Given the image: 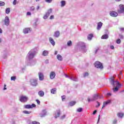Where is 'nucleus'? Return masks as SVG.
<instances>
[{"label": "nucleus", "instance_id": "nucleus-26", "mask_svg": "<svg viewBox=\"0 0 124 124\" xmlns=\"http://www.w3.org/2000/svg\"><path fill=\"white\" fill-rule=\"evenodd\" d=\"M109 36L107 34H105L101 37L102 39H108Z\"/></svg>", "mask_w": 124, "mask_h": 124}, {"label": "nucleus", "instance_id": "nucleus-56", "mask_svg": "<svg viewBox=\"0 0 124 124\" xmlns=\"http://www.w3.org/2000/svg\"><path fill=\"white\" fill-rule=\"evenodd\" d=\"M110 49H111L112 50H114V46H111Z\"/></svg>", "mask_w": 124, "mask_h": 124}, {"label": "nucleus", "instance_id": "nucleus-38", "mask_svg": "<svg viewBox=\"0 0 124 124\" xmlns=\"http://www.w3.org/2000/svg\"><path fill=\"white\" fill-rule=\"evenodd\" d=\"M11 80H12L13 81H15V80H16V77H15V76L12 77L11 78Z\"/></svg>", "mask_w": 124, "mask_h": 124}, {"label": "nucleus", "instance_id": "nucleus-22", "mask_svg": "<svg viewBox=\"0 0 124 124\" xmlns=\"http://www.w3.org/2000/svg\"><path fill=\"white\" fill-rule=\"evenodd\" d=\"M65 4H66V2L65 0H62L61 1V7H64V6H65Z\"/></svg>", "mask_w": 124, "mask_h": 124}, {"label": "nucleus", "instance_id": "nucleus-32", "mask_svg": "<svg viewBox=\"0 0 124 124\" xmlns=\"http://www.w3.org/2000/svg\"><path fill=\"white\" fill-rule=\"evenodd\" d=\"M5 13L6 14H9V13H10V8H7V9H6Z\"/></svg>", "mask_w": 124, "mask_h": 124}, {"label": "nucleus", "instance_id": "nucleus-42", "mask_svg": "<svg viewBox=\"0 0 124 124\" xmlns=\"http://www.w3.org/2000/svg\"><path fill=\"white\" fill-rule=\"evenodd\" d=\"M32 124H40V123L36 121H33L32 122Z\"/></svg>", "mask_w": 124, "mask_h": 124}, {"label": "nucleus", "instance_id": "nucleus-40", "mask_svg": "<svg viewBox=\"0 0 124 124\" xmlns=\"http://www.w3.org/2000/svg\"><path fill=\"white\" fill-rule=\"evenodd\" d=\"M34 9H35V8H34V6H31L30 8L31 11H34Z\"/></svg>", "mask_w": 124, "mask_h": 124}, {"label": "nucleus", "instance_id": "nucleus-44", "mask_svg": "<svg viewBox=\"0 0 124 124\" xmlns=\"http://www.w3.org/2000/svg\"><path fill=\"white\" fill-rule=\"evenodd\" d=\"M65 117H66V115L65 114H64L63 116H62L61 117V119L62 120H63V119H64L65 118Z\"/></svg>", "mask_w": 124, "mask_h": 124}, {"label": "nucleus", "instance_id": "nucleus-8", "mask_svg": "<svg viewBox=\"0 0 124 124\" xmlns=\"http://www.w3.org/2000/svg\"><path fill=\"white\" fill-rule=\"evenodd\" d=\"M118 12L120 14L124 13V5L123 4H120L119 5V9L118 10Z\"/></svg>", "mask_w": 124, "mask_h": 124}, {"label": "nucleus", "instance_id": "nucleus-25", "mask_svg": "<svg viewBox=\"0 0 124 124\" xmlns=\"http://www.w3.org/2000/svg\"><path fill=\"white\" fill-rule=\"evenodd\" d=\"M38 94L40 96L42 97L44 96V92L42 91H40L39 93H38Z\"/></svg>", "mask_w": 124, "mask_h": 124}, {"label": "nucleus", "instance_id": "nucleus-41", "mask_svg": "<svg viewBox=\"0 0 124 124\" xmlns=\"http://www.w3.org/2000/svg\"><path fill=\"white\" fill-rule=\"evenodd\" d=\"M45 1L48 3H51L53 1V0H45Z\"/></svg>", "mask_w": 124, "mask_h": 124}, {"label": "nucleus", "instance_id": "nucleus-46", "mask_svg": "<svg viewBox=\"0 0 124 124\" xmlns=\"http://www.w3.org/2000/svg\"><path fill=\"white\" fill-rule=\"evenodd\" d=\"M89 76V73H85L84 75H83V77H87Z\"/></svg>", "mask_w": 124, "mask_h": 124}, {"label": "nucleus", "instance_id": "nucleus-58", "mask_svg": "<svg viewBox=\"0 0 124 124\" xmlns=\"http://www.w3.org/2000/svg\"><path fill=\"white\" fill-rule=\"evenodd\" d=\"M120 30L121 31H124V28H120Z\"/></svg>", "mask_w": 124, "mask_h": 124}, {"label": "nucleus", "instance_id": "nucleus-23", "mask_svg": "<svg viewBox=\"0 0 124 124\" xmlns=\"http://www.w3.org/2000/svg\"><path fill=\"white\" fill-rule=\"evenodd\" d=\"M57 60H58V61H62V57L60 54L57 55Z\"/></svg>", "mask_w": 124, "mask_h": 124}, {"label": "nucleus", "instance_id": "nucleus-16", "mask_svg": "<svg viewBox=\"0 0 124 124\" xmlns=\"http://www.w3.org/2000/svg\"><path fill=\"white\" fill-rule=\"evenodd\" d=\"M102 25H103V23L101 22H99L97 23V31H99L101 29V28L102 27Z\"/></svg>", "mask_w": 124, "mask_h": 124}, {"label": "nucleus", "instance_id": "nucleus-48", "mask_svg": "<svg viewBox=\"0 0 124 124\" xmlns=\"http://www.w3.org/2000/svg\"><path fill=\"white\" fill-rule=\"evenodd\" d=\"M27 15L28 16H31V13L30 12H28L27 13Z\"/></svg>", "mask_w": 124, "mask_h": 124}, {"label": "nucleus", "instance_id": "nucleus-30", "mask_svg": "<svg viewBox=\"0 0 124 124\" xmlns=\"http://www.w3.org/2000/svg\"><path fill=\"white\" fill-rule=\"evenodd\" d=\"M51 93H53V94H55L57 93V89L55 88L51 90Z\"/></svg>", "mask_w": 124, "mask_h": 124}, {"label": "nucleus", "instance_id": "nucleus-5", "mask_svg": "<svg viewBox=\"0 0 124 124\" xmlns=\"http://www.w3.org/2000/svg\"><path fill=\"white\" fill-rule=\"evenodd\" d=\"M65 76L66 78H69V79H70V80H72V81H75V82H77L78 81V78H76V77L71 75L70 76H68L66 74L65 75Z\"/></svg>", "mask_w": 124, "mask_h": 124}, {"label": "nucleus", "instance_id": "nucleus-24", "mask_svg": "<svg viewBox=\"0 0 124 124\" xmlns=\"http://www.w3.org/2000/svg\"><path fill=\"white\" fill-rule=\"evenodd\" d=\"M93 37V35L92 33L89 34L88 36V40H92V38Z\"/></svg>", "mask_w": 124, "mask_h": 124}, {"label": "nucleus", "instance_id": "nucleus-2", "mask_svg": "<svg viewBox=\"0 0 124 124\" xmlns=\"http://www.w3.org/2000/svg\"><path fill=\"white\" fill-rule=\"evenodd\" d=\"M110 82H111V84L112 85V86L114 87H115V83L116 85V87L112 89L114 93H116V92H118V91H119V89L121 88L122 85L120 84V82H119V81H115V80H114V79L113 78L111 79Z\"/></svg>", "mask_w": 124, "mask_h": 124}, {"label": "nucleus", "instance_id": "nucleus-64", "mask_svg": "<svg viewBox=\"0 0 124 124\" xmlns=\"http://www.w3.org/2000/svg\"><path fill=\"white\" fill-rule=\"evenodd\" d=\"M116 1H120L121 0H115Z\"/></svg>", "mask_w": 124, "mask_h": 124}, {"label": "nucleus", "instance_id": "nucleus-31", "mask_svg": "<svg viewBox=\"0 0 124 124\" xmlns=\"http://www.w3.org/2000/svg\"><path fill=\"white\" fill-rule=\"evenodd\" d=\"M117 116L119 117V118H123V117H124V113H118L117 114Z\"/></svg>", "mask_w": 124, "mask_h": 124}, {"label": "nucleus", "instance_id": "nucleus-37", "mask_svg": "<svg viewBox=\"0 0 124 124\" xmlns=\"http://www.w3.org/2000/svg\"><path fill=\"white\" fill-rule=\"evenodd\" d=\"M50 13H52V9H50L47 11L46 14H48L50 16Z\"/></svg>", "mask_w": 124, "mask_h": 124}, {"label": "nucleus", "instance_id": "nucleus-54", "mask_svg": "<svg viewBox=\"0 0 124 124\" xmlns=\"http://www.w3.org/2000/svg\"><path fill=\"white\" fill-rule=\"evenodd\" d=\"M97 112V111L96 110H94L93 111V115H95V114H96V112Z\"/></svg>", "mask_w": 124, "mask_h": 124}, {"label": "nucleus", "instance_id": "nucleus-18", "mask_svg": "<svg viewBox=\"0 0 124 124\" xmlns=\"http://www.w3.org/2000/svg\"><path fill=\"white\" fill-rule=\"evenodd\" d=\"M49 42L51 43V44L52 45V46H55L56 45V43H55V41H54V39L52 37H50L49 38Z\"/></svg>", "mask_w": 124, "mask_h": 124}, {"label": "nucleus", "instance_id": "nucleus-34", "mask_svg": "<svg viewBox=\"0 0 124 124\" xmlns=\"http://www.w3.org/2000/svg\"><path fill=\"white\" fill-rule=\"evenodd\" d=\"M77 112H79V113H81V112H82V111H83V108H78V109H77Z\"/></svg>", "mask_w": 124, "mask_h": 124}, {"label": "nucleus", "instance_id": "nucleus-14", "mask_svg": "<svg viewBox=\"0 0 124 124\" xmlns=\"http://www.w3.org/2000/svg\"><path fill=\"white\" fill-rule=\"evenodd\" d=\"M31 83L32 86H37V79H31Z\"/></svg>", "mask_w": 124, "mask_h": 124}, {"label": "nucleus", "instance_id": "nucleus-59", "mask_svg": "<svg viewBox=\"0 0 124 124\" xmlns=\"http://www.w3.org/2000/svg\"><path fill=\"white\" fill-rule=\"evenodd\" d=\"M40 8V6L39 5H38L36 7V10H38Z\"/></svg>", "mask_w": 124, "mask_h": 124}, {"label": "nucleus", "instance_id": "nucleus-11", "mask_svg": "<svg viewBox=\"0 0 124 124\" xmlns=\"http://www.w3.org/2000/svg\"><path fill=\"white\" fill-rule=\"evenodd\" d=\"M31 31V30L30 28H25L23 30V32L25 34H26V33H30Z\"/></svg>", "mask_w": 124, "mask_h": 124}, {"label": "nucleus", "instance_id": "nucleus-27", "mask_svg": "<svg viewBox=\"0 0 124 124\" xmlns=\"http://www.w3.org/2000/svg\"><path fill=\"white\" fill-rule=\"evenodd\" d=\"M35 63H36V60H33L30 63V65L31 66H32L33 65H35Z\"/></svg>", "mask_w": 124, "mask_h": 124}, {"label": "nucleus", "instance_id": "nucleus-55", "mask_svg": "<svg viewBox=\"0 0 124 124\" xmlns=\"http://www.w3.org/2000/svg\"><path fill=\"white\" fill-rule=\"evenodd\" d=\"M36 101L38 104H40V101L39 100H36Z\"/></svg>", "mask_w": 124, "mask_h": 124}, {"label": "nucleus", "instance_id": "nucleus-35", "mask_svg": "<svg viewBox=\"0 0 124 124\" xmlns=\"http://www.w3.org/2000/svg\"><path fill=\"white\" fill-rule=\"evenodd\" d=\"M67 46H71V45H72V42H71V41H69L67 43Z\"/></svg>", "mask_w": 124, "mask_h": 124}, {"label": "nucleus", "instance_id": "nucleus-62", "mask_svg": "<svg viewBox=\"0 0 124 124\" xmlns=\"http://www.w3.org/2000/svg\"><path fill=\"white\" fill-rule=\"evenodd\" d=\"M54 55H58V51H55Z\"/></svg>", "mask_w": 124, "mask_h": 124}, {"label": "nucleus", "instance_id": "nucleus-1", "mask_svg": "<svg viewBox=\"0 0 124 124\" xmlns=\"http://www.w3.org/2000/svg\"><path fill=\"white\" fill-rule=\"evenodd\" d=\"M38 49L37 47H34V48L31 49L28 53L27 55V59L29 61H31L32 59L35 57L36 53H37Z\"/></svg>", "mask_w": 124, "mask_h": 124}, {"label": "nucleus", "instance_id": "nucleus-45", "mask_svg": "<svg viewBox=\"0 0 124 124\" xmlns=\"http://www.w3.org/2000/svg\"><path fill=\"white\" fill-rule=\"evenodd\" d=\"M16 3H17V0H14L13 2V4L14 5H16Z\"/></svg>", "mask_w": 124, "mask_h": 124}, {"label": "nucleus", "instance_id": "nucleus-49", "mask_svg": "<svg viewBox=\"0 0 124 124\" xmlns=\"http://www.w3.org/2000/svg\"><path fill=\"white\" fill-rule=\"evenodd\" d=\"M99 50V48L98 47L96 48L95 51V54H96V53H97V51H98Z\"/></svg>", "mask_w": 124, "mask_h": 124}, {"label": "nucleus", "instance_id": "nucleus-43", "mask_svg": "<svg viewBox=\"0 0 124 124\" xmlns=\"http://www.w3.org/2000/svg\"><path fill=\"white\" fill-rule=\"evenodd\" d=\"M116 43H117V44H120V43H121V39H118L116 40Z\"/></svg>", "mask_w": 124, "mask_h": 124}, {"label": "nucleus", "instance_id": "nucleus-50", "mask_svg": "<svg viewBox=\"0 0 124 124\" xmlns=\"http://www.w3.org/2000/svg\"><path fill=\"white\" fill-rule=\"evenodd\" d=\"M97 103L98 105L96 106V107L97 108L98 107H99V106H100V103L97 101Z\"/></svg>", "mask_w": 124, "mask_h": 124}, {"label": "nucleus", "instance_id": "nucleus-39", "mask_svg": "<svg viewBox=\"0 0 124 124\" xmlns=\"http://www.w3.org/2000/svg\"><path fill=\"white\" fill-rule=\"evenodd\" d=\"M5 4V3H4L3 1H0V6H3Z\"/></svg>", "mask_w": 124, "mask_h": 124}, {"label": "nucleus", "instance_id": "nucleus-33", "mask_svg": "<svg viewBox=\"0 0 124 124\" xmlns=\"http://www.w3.org/2000/svg\"><path fill=\"white\" fill-rule=\"evenodd\" d=\"M75 104H76V101H72L69 103V105H70V106H73V105H75Z\"/></svg>", "mask_w": 124, "mask_h": 124}, {"label": "nucleus", "instance_id": "nucleus-63", "mask_svg": "<svg viewBox=\"0 0 124 124\" xmlns=\"http://www.w3.org/2000/svg\"><path fill=\"white\" fill-rule=\"evenodd\" d=\"M0 33H2V30L0 28Z\"/></svg>", "mask_w": 124, "mask_h": 124}, {"label": "nucleus", "instance_id": "nucleus-52", "mask_svg": "<svg viewBox=\"0 0 124 124\" xmlns=\"http://www.w3.org/2000/svg\"><path fill=\"white\" fill-rule=\"evenodd\" d=\"M113 124H117V120L115 119L114 120H113Z\"/></svg>", "mask_w": 124, "mask_h": 124}, {"label": "nucleus", "instance_id": "nucleus-61", "mask_svg": "<svg viewBox=\"0 0 124 124\" xmlns=\"http://www.w3.org/2000/svg\"><path fill=\"white\" fill-rule=\"evenodd\" d=\"M107 95H108V96H111V95H112V94H111V93H108L107 94Z\"/></svg>", "mask_w": 124, "mask_h": 124}, {"label": "nucleus", "instance_id": "nucleus-51", "mask_svg": "<svg viewBox=\"0 0 124 124\" xmlns=\"http://www.w3.org/2000/svg\"><path fill=\"white\" fill-rule=\"evenodd\" d=\"M62 101H63V100L65 99V96H64V95L62 96Z\"/></svg>", "mask_w": 124, "mask_h": 124}, {"label": "nucleus", "instance_id": "nucleus-60", "mask_svg": "<svg viewBox=\"0 0 124 124\" xmlns=\"http://www.w3.org/2000/svg\"><path fill=\"white\" fill-rule=\"evenodd\" d=\"M4 90H6V84H4V89H3Z\"/></svg>", "mask_w": 124, "mask_h": 124}, {"label": "nucleus", "instance_id": "nucleus-10", "mask_svg": "<svg viewBox=\"0 0 124 124\" xmlns=\"http://www.w3.org/2000/svg\"><path fill=\"white\" fill-rule=\"evenodd\" d=\"M36 105L34 104H32V105H27L24 106V108L26 109H31L32 108H34L36 107Z\"/></svg>", "mask_w": 124, "mask_h": 124}, {"label": "nucleus", "instance_id": "nucleus-6", "mask_svg": "<svg viewBox=\"0 0 124 124\" xmlns=\"http://www.w3.org/2000/svg\"><path fill=\"white\" fill-rule=\"evenodd\" d=\"M28 99L29 98L27 96L21 95L19 97V100L22 103L27 102Z\"/></svg>", "mask_w": 124, "mask_h": 124}, {"label": "nucleus", "instance_id": "nucleus-17", "mask_svg": "<svg viewBox=\"0 0 124 124\" xmlns=\"http://www.w3.org/2000/svg\"><path fill=\"white\" fill-rule=\"evenodd\" d=\"M49 76L50 79H54L56 77V73L55 72H51Z\"/></svg>", "mask_w": 124, "mask_h": 124}, {"label": "nucleus", "instance_id": "nucleus-28", "mask_svg": "<svg viewBox=\"0 0 124 124\" xmlns=\"http://www.w3.org/2000/svg\"><path fill=\"white\" fill-rule=\"evenodd\" d=\"M48 54H49V51L47 50H45L43 52V56H47L48 55Z\"/></svg>", "mask_w": 124, "mask_h": 124}, {"label": "nucleus", "instance_id": "nucleus-57", "mask_svg": "<svg viewBox=\"0 0 124 124\" xmlns=\"http://www.w3.org/2000/svg\"><path fill=\"white\" fill-rule=\"evenodd\" d=\"M119 37L120 38H124V36H123V35L120 34Z\"/></svg>", "mask_w": 124, "mask_h": 124}, {"label": "nucleus", "instance_id": "nucleus-3", "mask_svg": "<svg viewBox=\"0 0 124 124\" xmlns=\"http://www.w3.org/2000/svg\"><path fill=\"white\" fill-rule=\"evenodd\" d=\"M78 47L80 51H82V52H84L86 53L87 52V47L86 43L83 42H79L78 43Z\"/></svg>", "mask_w": 124, "mask_h": 124}, {"label": "nucleus", "instance_id": "nucleus-15", "mask_svg": "<svg viewBox=\"0 0 124 124\" xmlns=\"http://www.w3.org/2000/svg\"><path fill=\"white\" fill-rule=\"evenodd\" d=\"M38 75L40 81H43V80H44V76L43 75V73L40 72L38 73Z\"/></svg>", "mask_w": 124, "mask_h": 124}, {"label": "nucleus", "instance_id": "nucleus-47", "mask_svg": "<svg viewBox=\"0 0 124 124\" xmlns=\"http://www.w3.org/2000/svg\"><path fill=\"white\" fill-rule=\"evenodd\" d=\"M55 16H51L49 17L50 20H53V19H54Z\"/></svg>", "mask_w": 124, "mask_h": 124}, {"label": "nucleus", "instance_id": "nucleus-20", "mask_svg": "<svg viewBox=\"0 0 124 124\" xmlns=\"http://www.w3.org/2000/svg\"><path fill=\"white\" fill-rule=\"evenodd\" d=\"M47 112L45 110H43L42 112L40 114V117H44L46 116Z\"/></svg>", "mask_w": 124, "mask_h": 124}, {"label": "nucleus", "instance_id": "nucleus-12", "mask_svg": "<svg viewBox=\"0 0 124 124\" xmlns=\"http://www.w3.org/2000/svg\"><path fill=\"white\" fill-rule=\"evenodd\" d=\"M60 34H61V33L60 32V31H56L54 32L53 36V37H55L56 38H58L60 37Z\"/></svg>", "mask_w": 124, "mask_h": 124}, {"label": "nucleus", "instance_id": "nucleus-53", "mask_svg": "<svg viewBox=\"0 0 124 124\" xmlns=\"http://www.w3.org/2000/svg\"><path fill=\"white\" fill-rule=\"evenodd\" d=\"M45 63H49V60L46 59V60L45 61Z\"/></svg>", "mask_w": 124, "mask_h": 124}, {"label": "nucleus", "instance_id": "nucleus-29", "mask_svg": "<svg viewBox=\"0 0 124 124\" xmlns=\"http://www.w3.org/2000/svg\"><path fill=\"white\" fill-rule=\"evenodd\" d=\"M49 16H50L49 15V14L46 13V14L44 15V17H43V19H44V20H46V19H47L48 17H49Z\"/></svg>", "mask_w": 124, "mask_h": 124}, {"label": "nucleus", "instance_id": "nucleus-36", "mask_svg": "<svg viewBox=\"0 0 124 124\" xmlns=\"http://www.w3.org/2000/svg\"><path fill=\"white\" fill-rule=\"evenodd\" d=\"M23 113H24V114H31V111L24 110L23 111Z\"/></svg>", "mask_w": 124, "mask_h": 124}, {"label": "nucleus", "instance_id": "nucleus-13", "mask_svg": "<svg viewBox=\"0 0 124 124\" xmlns=\"http://www.w3.org/2000/svg\"><path fill=\"white\" fill-rule=\"evenodd\" d=\"M109 15L111 16V17H117V16H118V13L114 11H112L110 12Z\"/></svg>", "mask_w": 124, "mask_h": 124}, {"label": "nucleus", "instance_id": "nucleus-9", "mask_svg": "<svg viewBox=\"0 0 124 124\" xmlns=\"http://www.w3.org/2000/svg\"><path fill=\"white\" fill-rule=\"evenodd\" d=\"M4 25L5 26H8L10 24V20H9V17L8 16H6L4 20Z\"/></svg>", "mask_w": 124, "mask_h": 124}, {"label": "nucleus", "instance_id": "nucleus-19", "mask_svg": "<svg viewBox=\"0 0 124 124\" xmlns=\"http://www.w3.org/2000/svg\"><path fill=\"white\" fill-rule=\"evenodd\" d=\"M110 102H111V101L109 100H108L106 102H104L102 109H103V108H104L106 106V105H108V104H109Z\"/></svg>", "mask_w": 124, "mask_h": 124}, {"label": "nucleus", "instance_id": "nucleus-7", "mask_svg": "<svg viewBox=\"0 0 124 124\" xmlns=\"http://www.w3.org/2000/svg\"><path fill=\"white\" fill-rule=\"evenodd\" d=\"M94 66L97 68H100V69H102V68H103V65H102V63L98 61H97L95 62Z\"/></svg>", "mask_w": 124, "mask_h": 124}, {"label": "nucleus", "instance_id": "nucleus-21", "mask_svg": "<svg viewBox=\"0 0 124 124\" xmlns=\"http://www.w3.org/2000/svg\"><path fill=\"white\" fill-rule=\"evenodd\" d=\"M60 115H61V111L60 110H58L56 111V112L55 113V118H59L60 117Z\"/></svg>", "mask_w": 124, "mask_h": 124}, {"label": "nucleus", "instance_id": "nucleus-4", "mask_svg": "<svg viewBox=\"0 0 124 124\" xmlns=\"http://www.w3.org/2000/svg\"><path fill=\"white\" fill-rule=\"evenodd\" d=\"M98 98H101V96H100L98 93H96L93 95L92 99L88 97L87 98V100L88 102H91V101H95V100H97V99H98Z\"/></svg>", "mask_w": 124, "mask_h": 124}]
</instances>
